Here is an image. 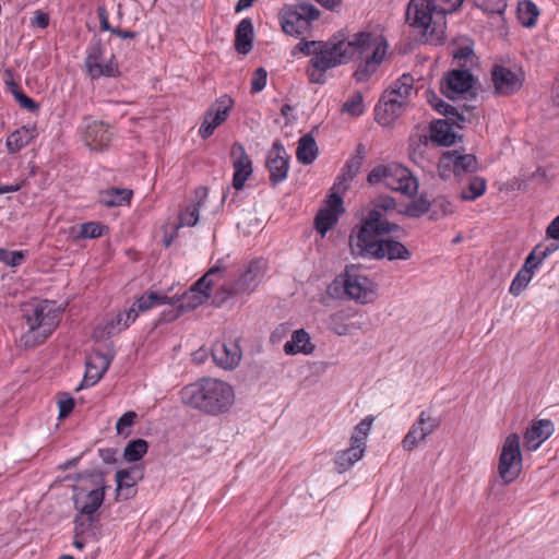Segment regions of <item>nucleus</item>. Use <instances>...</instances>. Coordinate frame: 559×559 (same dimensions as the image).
I'll return each instance as SVG.
<instances>
[{"instance_id":"1","label":"nucleus","mask_w":559,"mask_h":559,"mask_svg":"<svg viewBox=\"0 0 559 559\" xmlns=\"http://www.w3.org/2000/svg\"><path fill=\"white\" fill-rule=\"evenodd\" d=\"M395 210L396 202L392 197L381 195L372 201L367 216L349 238L353 254L374 260L386 258L390 261L411 258L409 250L400 241L379 238L397 229V225L388 219Z\"/></svg>"},{"instance_id":"2","label":"nucleus","mask_w":559,"mask_h":559,"mask_svg":"<svg viewBox=\"0 0 559 559\" xmlns=\"http://www.w3.org/2000/svg\"><path fill=\"white\" fill-rule=\"evenodd\" d=\"M181 402L206 415L218 416L229 412L235 403L234 388L226 381L202 378L180 390Z\"/></svg>"},{"instance_id":"3","label":"nucleus","mask_w":559,"mask_h":559,"mask_svg":"<svg viewBox=\"0 0 559 559\" xmlns=\"http://www.w3.org/2000/svg\"><path fill=\"white\" fill-rule=\"evenodd\" d=\"M463 0H411L406 19L426 41H439L445 29V15L454 12Z\"/></svg>"},{"instance_id":"4","label":"nucleus","mask_w":559,"mask_h":559,"mask_svg":"<svg viewBox=\"0 0 559 559\" xmlns=\"http://www.w3.org/2000/svg\"><path fill=\"white\" fill-rule=\"evenodd\" d=\"M348 59L359 60L355 71L358 82L373 74L386 57L389 44L380 32H358L345 38Z\"/></svg>"},{"instance_id":"5","label":"nucleus","mask_w":559,"mask_h":559,"mask_svg":"<svg viewBox=\"0 0 559 559\" xmlns=\"http://www.w3.org/2000/svg\"><path fill=\"white\" fill-rule=\"evenodd\" d=\"M27 331L21 336L25 347H34L47 340L61 321V308L55 301L35 300L23 308Z\"/></svg>"},{"instance_id":"6","label":"nucleus","mask_w":559,"mask_h":559,"mask_svg":"<svg viewBox=\"0 0 559 559\" xmlns=\"http://www.w3.org/2000/svg\"><path fill=\"white\" fill-rule=\"evenodd\" d=\"M414 78L403 74L383 93L376 106V119L382 126H390L407 107L416 95Z\"/></svg>"},{"instance_id":"7","label":"nucleus","mask_w":559,"mask_h":559,"mask_svg":"<svg viewBox=\"0 0 559 559\" xmlns=\"http://www.w3.org/2000/svg\"><path fill=\"white\" fill-rule=\"evenodd\" d=\"M348 61L345 38L333 37L328 41H321L314 56L309 61L307 76L311 83L323 84L325 82L324 73L328 70Z\"/></svg>"},{"instance_id":"8","label":"nucleus","mask_w":559,"mask_h":559,"mask_svg":"<svg viewBox=\"0 0 559 559\" xmlns=\"http://www.w3.org/2000/svg\"><path fill=\"white\" fill-rule=\"evenodd\" d=\"M367 179L370 185L381 183L407 197H414L418 190L417 179L406 167L396 163L376 166Z\"/></svg>"},{"instance_id":"9","label":"nucleus","mask_w":559,"mask_h":559,"mask_svg":"<svg viewBox=\"0 0 559 559\" xmlns=\"http://www.w3.org/2000/svg\"><path fill=\"white\" fill-rule=\"evenodd\" d=\"M105 499V487L82 488L75 486L73 490L74 508L78 511L74 518L78 534L86 532L96 520V512Z\"/></svg>"},{"instance_id":"10","label":"nucleus","mask_w":559,"mask_h":559,"mask_svg":"<svg viewBox=\"0 0 559 559\" xmlns=\"http://www.w3.org/2000/svg\"><path fill=\"white\" fill-rule=\"evenodd\" d=\"M225 259H219L216 263L179 300L178 309L181 312L195 309L211 296L212 287L216 280L222 276L226 269Z\"/></svg>"},{"instance_id":"11","label":"nucleus","mask_w":559,"mask_h":559,"mask_svg":"<svg viewBox=\"0 0 559 559\" xmlns=\"http://www.w3.org/2000/svg\"><path fill=\"white\" fill-rule=\"evenodd\" d=\"M319 16L320 11L311 3L286 7L280 12L282 29L294 37L306 34L310 29L311 23Z\"/></svg>"},{"instance_id":"12","label":"nucleus","mask_w":559,"mask_h":559,"mask_svg":"<svg viewBox=\"0 0 559 559\" xmlns=\"http://www.w3.org/2000/svg\"><path fill=\"white\" fill-rule=\"evenodd\" d=\"M345 294L353 300L362 305L372 302L377 298V285L357 265L346 266L343 273Z\"/></svg>"},{"instance_id":"13","label":"nucleus","mask_w":559,"mask_h":559,"mask_svg":"<svg viewBox=\"0 0 559 559\" xmlns=\"http://www.w3.org/2000/svg\"><path fill=\"white\" fill-rule=\"evenodd\" d=\"M522 462L520 437L516 433H510L502 443L498 460V474L504 485L511 484L519 477Z\"/></svg>"},{"instance_id":"14","label":"nucleus","mask_w":559,"mask_h":559,"mask_svg":"<svg viewBox=\"0 0 559 559\" xmlns=\"http://www.w3.org/2000/svg\"><path fill=\"white\" fill-rule=\"evenodd\" d=\"M105 47L100 41L93 43L87 48L84 60L86 73L92 80L105 78H117L120 74L119 66L114 55L105 56Z\"/></svg>"},{"instance_id":"15","label":"nucleus","mask_w":559,"mask_h":559,"mask_svg":"<svg viewBox=\"0 0 559 559\" xmlns=\"http://www.w3.org/2000/svg\"><path fill=\"white\" fill-rule=\"evenodd\" d=\"M234 105V99L227 94L216 98L204 114L199 135L204 140L212 136L215 130L227 121Z\"/></svg>"},{"instance_id":"16","label":"nucleus","mask_w":559,"mask_h":559,"mask_svg":"<svg viewBox=\"0 0 559 559\" xmlns=\"http://www.w3.org/2000/svg\"><path fill=\"white\" fill-rule=\"evenodd\" d=\"M477 169V159L473 154H463L456 150L447 151L438 163V170L442 178H448L451 173L462 176L474 173Z\"/></svg>"},{"instance_id":"17","label":"nucleus","mask_w":559,"mask_h":559,"mask_svg":"<svg viewBox=\"0 0 559 559\" xmlns=\"http://www.w3.org/2000/svg\"><path fill=\"white\" fill-rule=\"evenodd\" d=\"M523 81V74L516 69L501 64H495L491 69V82L496 95L507 96L518 92Z\"/></svg>"},{"instance_id":"18","label":"nucleus","mask_w":559,"mask_h":559,"mask_svg":"<svg viewBox=\"0 0 559 559\" xmlns=\"http://www.w3.org/2000/svg\"><path fill=\"white\" fill-rule=\"evenodd\" d=\"M114 136L111 127L99 120H86L82 127V138L92 151L103 152L108 148Z\"/></svg>"},{"instance_id":"19","label":"nucleus","mask_w":559,"mask_h":559,"mask_svg":"<svg viewBox=\"0 0 559 559\" xmlns=\"http://www.w3.org/2000/svg\"><path fill=\"white\" fill-rule=\"evenodd\" d=\"M231 165L234 169L231 186L240 191L253 173V165L241 143L235 142L230 150Z\"/></svg>"},{"instance_id":"20","label":"nucleus","mask_w":559,"mask_h":559,"mask_svg":"<svg viewBox=\"0 0 559 559\" xmlns=\"http://www.w3.org/2000/svg\"><path fill=\"white\" fill-rule=\"evenodd\" d=\"M114 357L115 353L111 349L107 353L94 352L88 355L84 378L76 390L95 385L108 370Z\"/></svg>"},{"instance_id":"21","label":"nucleus","mask_w":559,"mask_h":559,"mask_svg":"<svg viewBox=\"0 0 559 559\" xmlns=\"http://www.w3.org/2000/svg\"><path fill=\"white\" fill-rule=\"evenodd\" d=\"M267 263L264 259H254L250 261L239 278L235 282L233 294L252 293L263 281Z\"/></svg>"},{"instance_id":"22","label":"nucleus","mask_w":559,"mask_h":559,"mask_svg":"<svg viewBox=\"0 0 559 559\" xmlns=\"http://www.w3.org/2000/svg\"><path fill=\"white\" fill-rule=\"evenodd\" d=\"M343 212L342 197L332 192L326 200V205L318 212L314 219L316 228L322 237L334 227Z\"/></svg>"},{"instance_id":"23","label":"nucleus","mask_w":559,"mask_h":559,"mask_svg":"<svg viewBox=\"0 0 559 559\" xmlns=\"http://www.w3.org/2000/svg\"><path fill=\"white\" fill-rule=\"evenodd\" d=\"M266 167L270 173L269 179L272 186H276L286 179L289 163L287 153L281 143L275 142L269 151Z\"/></svg>"},{"instance_id":"24","label":"nucleus","mask_w":559,"mask_h":559,"mask_svg":"<svg viewBox=\"0 0 559 559\" xmlns=\"http://www.w3.org/2000/svg\"><path fill=\"white\" fill-rule=\"evenodd\" d=\"M473 75L467 70H452L441 83V91L450 99H456L473 87Z\"/></svg>"},{"instance_id":"25","label":"nucleus","mask_w":559,"mask_h":559,"mask_svg":"<svg viewBox=\"0 0 559 559\" xmlns=\"http://www.w3.org/2000/svg\"><path fill=\"white\" fill-rule=\"evenodd\" d=\"M214 361L224 369L231 370L241 359V349L234 341L217 342L212 348Z\"/></svg>"},{"instance_id":"26","label":"nucleus","mask_w":559,"mask_h":559,"mask_svg":"<svg viewBox=\"0 0 559 559\" xmlns=\"http://www.w3.org/2000/svg\"><path fill=\"white\" fill-rule=\"evenodd\" d=\"M554 431V424L549 419L534 421L524 433L525 448L531 452L536 451Z\"/></svg>"},{"instance_id":"27","label":"nucleus","mask_w":559,"mask_h":559,"mask_svg":"<svg viewBox=\"0 0 559 559\" xmlns=\"http://www.w3.org/2000/svg\"><path fill=\"white\" fill-rule=\"evenodd\" d=\"M316 349V345L311 341L310 334L305 329L295 330L290 338L284 344L283 350L288 356L311 355Z\"/></svg>"},{"instance_id":"28","label":"nucleus","mask_w":559,"mask_h":559,"mask_svg":"<svg viewBox=\"0 0 559 559\" xmlns=\"http://www.w3.org/2000/svg\"><path fill=\"white\" fill-rule=\"evenodd\" d=\"M533 260V258L526 257L524 264L513 277L509 287V293L512 296H520L526 289L534 275L539 270V266L534 263Z\"/></svg>"},{"instance_id":"29","label":"nucleus","mask_w":559,"mask_h":559,"mask_svg":"<svg viewBox=\"0 0 559 559\" xmlns=\"http://www.w3.org/2000/svg\"><path fill=\"white\" fill-rule=\"evenodd\" d=\"M139 317V310L131 306L128 310L118 312L114 318L109 319L104 328L107 336H112L130 326Z\"/></svg>"},{"instance_id":"30","label":"nucleus","mask_w":559,"mask_h":559,"mask_svg":"<svg viewBox=\"0 0 559 559\" xmlns=\"http://www.w3.org/2000/svg\"><path fill=\"white\" fill-rule=\"evenodd\" d=\"M133 191L127 188H108L99 192V203L106 207L129 205Z\"/></svg>"},{"instance_id":"31","label":"nucleus","mask_w":559,"mask_h":559,"mask_svg":"<svg viewBox=\"0 0 559 559\" xmlns=\"http://www.w3.org/2000/svg\"><path fill=\"white\" fill-rule=\"evenodd\" d=\"M36 136L35 127L23 126L13 131L5 141L7 148L10 154H16L27 146Z\"/></svg>"},{"instance_id":"32","label":"nucleus","mask_w":559,"mask_h":559,"mask_svg":"<svg viewBox=\"0 0 559 559\" xmlns=\"http://www.w3.org/2000/svg\"><path fill=\"white\" fill-rule=\"evenodd\" d=\"M235 48L241 55H247L252 49L253 24L250 19H242L236 28Z\"/></svg>"},{"instance_id":"33","label":"nucleus","mask_w":559,"mask_h":559,"mask_svg":"<svg viewBox=\"0 0 559 559\" xmlns=\"http://www.w3.org/2000/svg\"><path fill=\"white\" fill-rule=\"evenodd\" d=\"M297 159L304 165H310L318 156V146L311 134L302 135L298 141Z\"/></svg>"},{"instance_id":"34","label":"nucleus","mask_w":559,"mask_h":559,"mask_svg":"<svg viewBox=\"0 0 559 559\" xmlns=\"http://www.w3.org/2000/svg\"><path fill=\"white\" fill-rule=\"evenodd\" d=\"M366 448L359 444H353L346 450L340 451L336 454L335 463L340 472L350 468L355 463L362 459Z\"/></svg>"},{"instance_id":"35","label":"nucleus","mask_w":559,"mask_h":559,"mask_svg":"<svg viewBox=\"0 0 559 559\" xmlns=\"http://www.w3.org/2000/svg\"><path fill=\"white\" fill-rule=\"evenodd\" d=\"M116 483H117V497L119 499H129L134 493V486L136 484V479L132 476L130 471L119 469L116 474Z\"/></svg>"},{"instance_id":"36","label":"nucleus","mask_w":559,"mask_h":559,"mask_svg":"<svg viewBox=\"0 0 559 559\" xmlns=\"http://www.w3.org/2000/svg\"><path fill=\"white\" fill-rule=\"evenodd\" d=\"M431 138L441 145H451L455 142V133L452 126L445 120H437L431 123Z\"/></svg>"},{"instance_id":"37","label":"nucleus","mask_w":559,"mask_h":559,"mask_svg":"<svg viewBox=\"0 0 559 559\" xmlns=\"http://www.w3.org/2000/svg\"><path fill=\"white\" fill-rule=\"evenodd\" d=\"M105 226L97 222H86L71 228L73 239H94L103 236Z\"/></svg>"},{"instance_id":"38","label":"nucleus","mask_w":559,"mask_h":559,"mask_svg":"<svg viewBox=\"0 0 559 559\" xmlns=\"http://www.w3.org/2000/svg\"><path fill=\"white\" fill-rule=\"evenodd\" d=\"M350 317L352 314L346 311H336L330 316L328 326L336 335H347L350 331V325L347 323Z\"/></svg>"},{"instance_id":"39","label":"nucleus","mask_w":559,"mask_h":559,"mask_svg":"<svg viewBox=\"0 0 559 559\" xmlns=\"http://www.w3.org/2000/svg\"><path fill=\"white\" fill-rule=\"evenodd\" d=\"M539 11L532 1L524 0L519 2L518 17L523 26L531 27L535 25Z\"/></svg>"},{"instance_id":"40","label":"nucleus","mask_w":559,"mask_h":559,"mask_svg":"<svg viewBox=\"0 0 559 559\" xmlns=\"http://www.w3.org/2000/svg\"><path fill=\"white\" fill-rule=\"evenodd\" d=\"M486 180L480 177H474L469 180L466 189L461 191L460 198L463 201H474L486 192Z\"/></svg>"},{"instance_id":"41","label":"nucleus","mask_w":559,"mask_h":559,"mask_svg":"<svg viewBox=\"0 0 559 559\" xmlns=\"http://www.w3.org/2000/svg\"><path fill=\"white\" fill-rule=\"evenodd\" d=\"M373 418L368 416L364 418L354 429V432L350 437V442L353 444H359L366 448L367 438L371 431Z\"/></svg>"},{"instance_id":"42","label":"nucleus","mask_w":559,"mask_h":559,"mask_svg":"<svg viewBox=\"0 0 559 559\" xmlns=\"http://www.w3.org/2000/svg\"><path fill=\"white\" fill-rule=\"evenodd\" d=\"M147 451V442L143 439H136L128 443L123 456L128 462H136L143 457Z\"/></svg>"},{"instance_id":"43","label":"nucleus","mask_w":559,"mask_h":559,"mask_svg":"<svg viewBox=\"0 0 559 559\" xmlns=\"http://www.w3.org/2000/svg\"><path fill=\"white\" fill-rule=\"evenodd\" d=\"M202 201L197 204L188 205L179 215V223L176 225V229L188 226L192 227L199 222V212Z\"/></svg>"},{"instance_id":"44","label":"nucleus","mask_w":559,"mask_h":559,"mask_svg":"<svg viewBox=\"0 0 559 559\" xmlns=\"http://www.w3.org/2000/svg\"><path fill=\"white\" fill-rule=\"evenodd\" d=\"M415 424L420 429L421 433H425V438H427L440 426V419L423 411Z\"/></svg>"},{"instance_id":"45","label":"nucleus","mask_w":559,"mask_h":559,"mask_svg":"<svg viewBox=\"0 0 559 559\" xmlns=\"http://www.w3.org/2000/svg\"><path fill=\"white\" fill-rule=\"evenodd\" d=\"M342 111L357 117L364 114L365 105L360 93L353 94L342 106Z\"/></svg>"},{"instance_id":"46","label":"nucleus","mask_w":559,"mask_h":559,"mask_svg":"<svg viewBox=\"0 0 559 559\" xmlns=\"http://www.w3.org/2000/svg\"><path fill=\"white\" fill-rule=\"evenodd\" d=\"M425 439V433H421L420 429L414 423L408 432L403 438L402 447L405 451H412L420 441H424Z\"/></svg>"},{"instance_id":"47","label":"nucleus","mask_w":559,"mask_h":559,"mask_svg":"<svg viewBox=\"0 0 559 559\" xmlns=\"http://www.w3.org/2000/svg\"><path fill=\"white\" fill-rule=\"evenodd\" d=\"M559 248L558 243H550L549 246L537 245L534 249L528 253V258H533V262L536 263L539 267L545 261L547 257L554 253Z\"/></svg>"},{"instance_id":"48","label":"nucleus","mask_w":559,"mask_h":559,"mask_svg":"<svg viewBox=\"0 0 559 559\" xmlns=\"http://www.w3.org/2000/svg\"><path fill=\"white\" fill-rule=\"evenodd\" d=\"M474 4L486 12L498 14L507 8L506 0H474Z\"/></svg>"},{"instance_id":"49","label":"nucleus","mask_w":559,"mask_h":559,"mask_svg":"<svg viewBox=\"0 0 559 559\" xmlns=\"http://www.w3.org/2000/svg\"><path fill=\"white\" fill-rule=\"evenodd\" d=\"M432 207L435 212L440 213L442 215L453 214L456 210L455 204L447 197L439 195L433 199Z\"/></svg>"},{"instance_id":"50","label":"nucleus","mask_w":559,"mask_h":559,"mask_svg":"<svg viewBox=\"0 0 559 559\" xmlns=\"http://www.w3.org/2000/svg\"><path fill=\"white\" fill-rule=\"evenodd\" d=\"M25 254L23 251H9L0 248V262L8 266H19L24 261Z\"/></svg>"},{"instance_id":"51","label":"nucleus","mask_w":559,"mask_h":559,"mask_svg":"<svg viewBox=\"0 0 559 559\" xmlns=\"http://www.w3.org/2000/svg\"><path fill=\"white\" fill-rule=\"evenodd\" d=\"M267 82V72L264 68H258L251 76V93L257 94L263 91Z\"/></svg>"},{"instance_id":"52","label":"nucleus","mask_w":559,"mask_h":559,"mask_svg":"<svg viewBox=\"0 0 559 559\" xmlns=\"http://www.w3.org/2000/svg\"><path fill=\"white\" fill-rule=\"evenodd\" d=\"M136 418V414L132 411L124 413L116 423V430L118 435L126 433L127 429L130 428Z\"/></svg>"},{"instance_id":"53","label":"nucleus","mask_w":559,"mask_h":559,"mask_svg":"<svg viewBox=\"0 0 559 559\" xmlns=\"http://www.w3.org/2000/svg\"><path fill=\"white\" fill-rule=\"evenodd\" d=\"M320 44L321 41L301 39L294 48L293 56H295L298 50L306 56L313 57Z\"/></svg>"},{"instance_id":"54","label":"nucleus","mask_w":559,"mask_h":559,"mask_svg":"<svg viewBox=\"0 0 559 559\" xmlns=\"http://www.w3.org/2000/svg\"><path fill=\"white\" fill-rule=\"evenodd\" d=\"M59 419H63L70 415L74 407V400L68 394L58 401Z\"/></svg>"},{"instance_id":"55","label":"nucleus","mask_w":559,"mask_h":559,"mask_svg":"<svg viewBox=\"0 0 559 559\" xmlns=\"http://www.w3.org/2000/svg\"><path fill=\"white\" fill-rule=\"evenodd\" d=\"M429 102L439 114L449 115L452 114V111H454V107L447 104L442 99H439L436 95H433L432 98L429 99Z\"/></svg>"},{"instance_id":"56","label":"nucleus","mask_w":559,"mask_h":559,"mask_svg":"<svg viewBox=\"0 0 559 559\" xmlns=\"http://www.w3.org/2000/svg\"><path fill=\"white\" fill-rule=\"evenodd\" d=\"M4 75V82L9 87V91L12 93L14 98H16V94H21L22 90L20 85L14 81L12 70H5Z\"/></svg>"},{"instance_id":"57","label":"nucleus","mask_w":559,"mask_h":559,"mask_svg":"<svg viewBox=\"0 0 559 559\" xmlns=\"http://www.w3.org/2000/svg\"><path fill=\"white\" fill-rule=\"evenodd\" d=\"M16 102L25 109L29 111H35L38 108V105L31 97L26 96L23 92L21 94H16Z\"/></svg>"},{"instance_id":"58","label":"nucleus","mask_w":559,"mask_h":559,"mask_svg":"<svg viewBox=\"0 0 559 559\" xmlns=\"http://www.w3.org/2000/svg\"><path fill=\"white\" fill-rule=\"evenodd\" d=\"M472 53L473 49L469 45L457 47L452 51L453 58L459 61L468 59Z\"/></svg>"},{"instance_id":"59","label":"nucleus","mask_w":559,"mask_h":559,"mask_svg":"<svg viewBox=\"0 0 559 559\" xmlns=\"http://www.w3.org/2000/svg\"><path fill=\"white\" fill-rule=\"evenodd\" d=\"M145 299L146 300L151 299L155 307L164 305V304H167L168 300H169V298L166 295H162V294L156 293V292H147L145 294Z\"/></svg>"},{"instance_id":"60","label":"nucleus","mask_w":559,"mask_h":559,"mask_svg":"<svg viewBox=\"0 0 559 559\" xmlns=\"http://www.w3.org/2000/svg\"><path fill=\"white\" fill-rule=\"evenodd\" d=\"M546 234L549 238L559 241V215L548 225Z\"/></svg>"},{"instance_id":"61","label":"nucleus","mask_w":559,"mask_h":559,"mask_svg":"<svg viewBox=\"0 0 559 559\" xmlns=\"http://www.w3.org/2000/svg\"><path fill=\"white\" fill-rule=\"evenodd\" d=\"M132 306H134L135 310H139V313L143 312V311H147V310L152 309L153 307H155L151 299L150 300L145 299V294L142 295L140 298H138L136 301Z\"/></svg>"},{"instance_id":"62","label":"nucleus","mask_w":559,"mask_h":559,"mask_svg":"<svg viewBox=\"0 0 559 559\" xmlns=\"http://www.w3.org/2000/svg\"><path fill=\"white\" fill-rule=\"evenodd\" d=\"M98 15H99V20H100V28L103 31L112 33V29H116V27H111L109 25L108 16H107L106 10L104 8L98 9Z\"/></svg>"},{"instance_id":"63","label":"nucleus","mask_w":559,"mask_h":559,"mask_svg":"<svg viewBox=\"0 0 559 559\" xmlns=\"http://www.w3.org/2000/svg\"><path fill=\"white\" fill-rule=\"evenodd\" d=\"M289 331V328L288 325L286 324H281L280 326H277L275 329V331L272 333L271 335V341L272 342H278L281 341Z\"/></svg>"},{"instance_id":"64","label":"nucleus","mask_w":559,"mask_h":559,"mask_svg":"<svg viewBox=\"0 0 559 559\" xmlns=\"http://www.w3.org/2000/svg\"><path fill=\"white\" fill-rule=\"evenodd\" d=\"M33 23L40 28H45L49 24V16L46 13L37 12L36 15L34 16Z\"/></svg>"}]
</instances>
